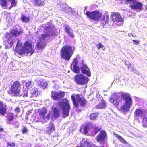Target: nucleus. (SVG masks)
Wrapping results in <instances>:
<instances>
[{
    "label": "nucleus",
    "mask_w": 147,
    "mask_h": 147,
    "mask_svg": "<svg viewBox=\"0 0 147 147\" xmlns=\"http://www.w3.org/2000/svg\"><path fill=\"white\" fill-rule=\"evenodd\" d=\"M27 96V94H26L25 95V96Z\"/></svg>",
    "instance_id": "6e6d98bb"
},
{
    "label": "nucleus",
    "mask_w": 147,
    "mask_h": 147,
    "mask_svg": "<svg viewBox=\"0 0 147 147\" xmlns=\"http://www.w3.org/2000/svg\"><path fill=\"white\" fill-rule=\"evenodd\" d=\"M75 50L74 47L69 45H64L60 51V56L61 58L67 61H69Z\"/></svg>",
    "instance_id": "f03ea898"
},
{
    "label": "nucleus",
    "mask_w": 147,
    "mask_h": 147,
    "mask_svg": "<svg viewBox=\"0 0 147 147\" xmlns=\"http://www.w3.org/2000/svg\"><path fill=\"white\" fill-rule=\"evenodd\" d=\"M34 49L32 48V43L28 41H26L24 43V46H22L21 49L19 48L14 51L15 52L20 55L29 53L32 54L34 52Z\"/></svg>",
    "instance_id": "39448f33"
},
{
    "label": "nucleus",
    "mask_w": 147,
    "mask_h": 147,
    "mask_svg": "<svg viewBox=\"0 0 147 147\" xmlns=\"http://www.w3.org/2000/svg\"><path fill=\"white\" fill-rule=\"evenodd\" d=\"M22 46V43L20 42V40H18L15 47L14 51L18 49L19 48H20Z\"/></svg>",
    "instance_id": "ea45409f"
},
{
    "label": "nucleus",
    "mask_w": 147,
    "mask_h": 147,
    "mask_svg": "<svg viewBox=\"0 0 147 147\" xmlns=\"http://www.w3.org/2000/svg\"><path fill=\"white\" fill-rule=\"evenodd\" d=\"M80 94H76L75 96L73 94L71 96V98L73 103L75 107L78 108L79 105L82 107H86L88 103V101L86 98L84 97H81Z\"/></svg>",
    "instance_id": "7ed1b4c3"
},
{
    "label": "nucleus",
    "mask_w": 147,
    "mask_h": 147,
    "mask_svg": "<svg viewBox=\"0 0 147 147\" xmlns=\"http://www.w3.org/2000/svg\"><path fill=\"white\" fill-rule=\"evenodd\" d=\"M44 30L45 31L48 32H46L45 33L42 34L41 38L43 40H45L47 37L52 35H53L54 34L53 27L50 25L45 27L44 28Z\"/></svg>",
    "instance_id": "9b49d317"
},
{
    "label": "nucleus",
    "mask_w": 147,
    "mask_h": 147,
    "mask_svg": "<svg viewBox=\"0 0 147 147\" xmlns=\"http://www.w3.org/2000/svg\"><path fill=\"white\" fill-rule=\"evenodd\" d=\"M85 14L87 17L95 20L99 21L101 18L102 13L98 10H95L92 12L87 11Z\"/></svg>",
    "instance_id": "6e6552de"
},
{
    "label": "nucleus",
    "mask_w": 147,
    "mask_h": 147,
    "mask_svg": "<svg viewBox=\"0 0 147 147\" xmlns=\"http://www.w3.org/2000/svg\"><path fill=\"white\" fill-rule=\"evenodd\" d=\"M48 86V83L47 82L41 81L39 84V86L42 89H45Z\"/></svg>",
    "instance_id": "2f4dec72"
},
{
    "label": "nucleus",
    "mask_w": 147,
    "mask_h": 147,
    "mask_svg": "<svg viewBox=\"0 0 147 147\" xmlns=\"http://www.w3.org/2000/svg\"><path fill=\"white\" fill-rule=\"evenodd\" d=\"M121 3L122 4H127L129 3L133 2L134 0H119Z\"/></svg>",
    "instance_id": "e433bc0d"
},
{
    "label": "nucleus",
    "mask_w": 147,
    "mask_h": 147,
    "mask_svg": "<svg viewBox=\"0 0 147 147\" xmlns=\"http://www.w3.org/2000/svg\"><path fill=\"white\" fill-rule=\"evenodd\" d=\"M3 128H0V132H3Z\"/></svg>",
    "instance_id": "603ef678"
},
{
    "label": "nucleus",
    "mask_w": 147,
    "mask_h": 147,
    "mask_svg": "<svg viewBox=\"0 0 147 147\" xmlns=\"http://www.w3.org/2000/svg\"><path fill=\"white\" fill-rule=\"evenodd\" d=\"M7 146L8 147H15V144L14 142H8L7 143Z\"/></svg>",
    "instance_id": "a19ab883"
},
{
    "label": "nucleus",
    "mask_w": 147,
    "mask_h": 147,
    "mask_svg": "<svg viewBox=\"0 0 147 147\" xmlns=\"http://www.w3.org/2000/svg\"><path fill=\"white\" fill-rule=\"evenodd\" d=\"M99 114V113L98 112L91 113L90 115V119L93 121L95 120L98 116Z\"/></svg>",
    "instance_id": "c756f323"
},
{
    "label": "nucleus",
    "mask_w": 147,
    "mask_h": 147,
    "mask_svg": "<svg viewBox=\"0 0 147 147\" xmlns=\"http://www.w3.org/2000/svg\"><path fill=\"white\" fill-rule=\"evenodd\" d=\"M32 91L30 94V97L32 100L34 101L37 100L38 96L39 91L38 89L35 88L32 89Z\"/></svg>",
    "instance_id": "dca6fc26"
},
{
    "label": "nucleus",
    "mask_w": 147,
    "mask_h": 147,
    "mask_svg": "<svg viewBox=\"0 0 147 147\" xmlns=\"http://www.w3.org/2000/svg\"><path fill=\"white\" fill-rule=\"evenodd\" d=\"M55 128L54 124L53 123L49 124L48 127L47 128V129L46 131V133L49 134H50L55 130Z\"/></svg>",
    "instance_id": "393cba45"
},
{
    "label": "nucleus",
    "mask_w": 147,
    "mask_h": 147,
    "mask_svg": "<svg viewBox=\"0 0 147 147\" xmlns=\"http://www.w3.org/2000/svg\"><path fill=\"white\" fill-rule=\"evenodd\" d=\"M111 16L112 18L113 22L112 23H110L109 24V25H111V24L113 25L116 21L119 22L122 21V18L118 12H112Z\"/></svg>",
    "instance_id": "ddd939ff"
},
{
    "label": "nucleus",
    "mask_w": 147,
    "mask_h": 147,
    "mask_svg": "<svg viewBox=\"0 0 147 147\" xmlns=\"http://www.w3.org/2000/svg\"><path fill=\"white\" fill-rule=\"evenodd\" d=\"M70 32H70V30L69 31H68V32H66V33H67V34H68L69 33H70Z\"/></svg>",
    "instance_id": "864d4df0"
},
{
    "label": "nucleus",
    "mask_w": 147,
    "mask_h": 147,
    "mask_svg": "<svg viewBox=\"0 0 147 147\" xmlns=\"http://www.w3.org/2000/svg\"><path fill=\"white\" fill-rule=\"evenodd\" d=\"M78 64V60L77 57H75L73 60L71 65L72 66L77 65Z\"/></svg>",
    "instance_id": "58836bf2"
},
{
    "label": "nucleus",
    "mask_w": 147,
    "mask_h": 147,
    "mask_svg": "<svg viewBox=\"0 0 147 147\" xmlns=\"http://www.w3.org/2000/svg\"><path fill=\"white\" fill-rule=\"evenodd\" d=\"M32 81L30 80H29L25 82V86L26 88L27 89H30L32 87Z\"/></svg>",
    "instance_id": "473e14b6"
},
{
    "label": "nucleus",
    "mask_w": 147,
    "mask_h": 147,
    "mask_svg": "<svg viewBox=\"0 0 147 147\" xmlns=\"http://www.w3.org/2000/svg\"><path fill=\"white\" fill-rule=\"evenodd\" d=\"M96 46L97 47V49L98 50H99L100 48H103L104 47V45L101 43H99L98 44H97Z\"/></svg>",
    "instance_id": "c03bdc74"
},
{
    "label": "nucleus",
    "mask_w": 147,
    "mask_h": 147,
    "mask_svg": "<svg viewBox=\"0 0 147 147\" xmlns=\"http://www.w3.org/2000/svg\"><path fill=\"white\" fill-rule=\"evenodd\" d=\"M74 79L77 83L81 85L86 84L88 81V78L82 74L76 75L74 76Z\"/></svg>",
    "instance_id": "1a4fd4ad"
},
{
    "label": "nucleus",
    "mask_w": 147,
    "mask_h": 147,
    "mask_svg": "<svg viewBox=\"0 0 147 147\" xmlns=\"http://www.w3.org/2000/svg\"><path fill=\"white\" fill-rule=\"evenodd\" d=\"M101 100L100 102L97 105H96L95 107L98 109H103L105 108L107 105L106 102L103 100L102 97Z\"/></svg>",
    "instance_id": "b1692460"
},
{
    "label": "nucleus",
    "mask_w": 147,
    "mask_h": 147,
    "mask_svg": "<svg viewBox=\"0 0 147 147\" xmlns=\"http://www.w3.org/2000/svg\"><path fill=\"white\" fill-rule=\"evenodd\" d=\"M132 5H129V7L132 9H138L140 11L143 9L142 4L140 2H133Z\"/></svg>",
    "instance_id": "f3484780"
},
{
    "label": "nucleus",
    "mask_w": 147,
    "mask_h": 147,
    "mask_svg": "<svg viewBox=\"0 0 147 147\" xmlns=\"http://www.w3.org/2000/svg\"><path fill=\"white\" fill-rule=\"evenodd\" d=\"M9 1L11 2V5L10 7V8H11L13 7H15L16 6L17 1L16 0H9Z\"/></svg>",
    "instance_id": "4c0bfd02"
},
{
    "label": "nucleus",
    "mask_w": 147,
    "mask_h": 147,
    "mask_svg": "<svg viewBox=\"0 0 147 147\" xmlns=\"http://www.w3.org/2000/svg\"><path fill=\"white\" fill-rule=\"evenodd\" d=\"M14 111L17 114H18L20 111V109L18 107H16L14 109Z\"/></svg>",
    "instance_id": "a18cd8bd"
},
{
    "label": "nucleus",
    "mask_w": 147,
    "mask_h": 147,
    "mask_svg": "<svg viewBox=\"0 0 147 147\" xmlns=\"http://www.w3.org/2000/svg\"><path fill=\"white\" fill-rule=\"evenodd\" d=\"M7 105L3 103L2 101H0V114L4 116L7 112Z\"/></svg>",
    "instance_id": "6ab92c4d"
},
{
    "label": "nucleus",
    "mask_w": 147,
    "mask_h": 147,
    "mask_svg": "<svg viewBox=\"0 0 147 147\" xmlns=\"http://www.w3.org/2000/svg\"><path fill=\"white\" fill-rule=\"evenodd\" d=\"M82 73L88 76H90V72L86 64H83L81 68Z\"/></svg>",
    "instance_id": "aec40b11"
},
{
    "label": "nucleus",
    "mask_w": 147,
    "mask_h": 147,
    "mask_svg": "<svg viewBox=\"0 0 147 147\" xmlns=\"http://www.w3.org/2000/svg\"><path fill=\"white\" fill-rule=\"evenodd\" d=\"M34 49L32 48V43L28 41H26L24 43V46H22L21 49L19 48L14 51L15 52L20 55L29 53L32 54L34 52Z\"/></svg>",
    "instance_id": "423d86ee"
},
{
    "label": "nucleus",
    "mask_w": 147,
    "mask_h": 147,
    "mask_svg": "<svg viewBox=\"0 0 147 147\" xmlns=\"http://www.w3.org/2000/svg\"><path fill=\"white\" fill-rule=\"evenodd\" d=\"M65 95V92L64 91H60L58 92L52 91L51 93L50 96L53 100H56L63 98Z\"/></svg>",
    "instance_id": "f8f14e48"
},
{
    "label": "nucleus",
    "mask_w": 147,
    "mask_h": 147,
    "mask_svg": "<svg viewBox=\"0 0 147 147\" xmlns=\"http://www.w3.org/2000/svg\"><path fill=\"white\" fill-rule=\"evenodd\" d=\"M128 68L129 69H132V67H131V64H129V65L128 66Z\"/></svg>",
    "instance_id": "3c124183"
},
{
    "label": "nucleus",
    "mask_w": 147,
    "mask_h": 147,
    "mask_svg": "<svg viewBox=\"0 0 147 147\" xmlns=\"http://www.w3.org/2000/svg\"><path fill=\"white\" fill-rule=\"evenodd\" d=\"M50 113H49L47 116H45V118H47V119H49L50 118Z\"/></svg>",
    "instance_id": "8fccbe9b"
},
{
    "label": "nucleus",
    "mask_w": 147,
    "mask_h": 147,
    "mask_svg": "<svg viewBox=\"0 0 147 147\" xmlns=\"http://www.w3.org/2000/svg\"><path fill=\"white\" fill-rule=\"evenodd\" d=\"M47 111V110L45 107L39 109L38 112L37 119L39 120L41 119L44 120L45 118V116Z\"/></svg>",
    "instance_id": "2eb2a0df"
},
{
    "label": "nucleus",
    "mask_w": 147,
    "mask_h": 147,
    "mask_svg": "<svg viewBox=\"0 0 147 147\" xmlns=\"http://www.w3.org/2000/svg\"><path fill=\"white\" fill-rule=\"evenodd\" d=\"M46 42L44 41H40L38 42L36 45V47L37 48L43 49L47 45Z\"/></svg>",
    "instance_id": "cd10ccee"
},
{
    "label": "nucleus",
    "mask_w": 147,
    "mask_h": 147,
    "mask_svg": "<svg viewBox=\"0 0 147 147\" xmlns=\"http://www.w3.org/2000/svg\"><path fill=\"white\" fill-rule=\"evenodd\" d=\"M28 130L26 127L25 126H23L22 129L21 130V132L23 134H24L28 132Z\"/></svg>",
    "instance_id": "37998d69"
},
{
    "label": "nucleus",
    "mask_w": 147,
    "mask_h": 147,
    "mask_svg": "<svg viewBox=\"0 0 147 147\" xmlns=\"http://www.w3.org/2000/svg\"><path fill=\"white\" fill-rule=\"evenodd\" d=\"M109 16L108 15H103L101 20V24L102 25L103 27L109 24L108 20Z\"/></svg>",
    "instance_id": "412c9836"
},
{
    "label": "nucleus",
    "mask_w": 147,
    "mask_h": 147,
    "mask_svg": "<svg viewBox=\"0 0 147 147\" xmlns=\"http://www.w3.org/2000/svg\"><path fill=\"white\" fill-rule=\"evenodd\" d=\"M101 128L99 127L94 126L90 130L91 135L93 136L96 134L99 131H101Z\"/></svg>",
    "instance_id": "4be33fe9"
},
{
    "label": "nucleus",
    "mask_w": 147,
    "mask_h": 147,
    "mask_svg": "<svg viewBox=\"0 0 147 147\" xmlns=\"http://www.w3.org/2000/svg\"><path fill=\"white\" fill-rule=\"evenodd\" d=\"M119 94V93L113 94L109 98L110 102L114 106L117 107L119 105V102H122V99L120 98H122L125 102L121 107V109L123 112H127L132 104V99L129 93L122 92L121 95H118Z\"/></svg>",
    "instance_id": "f257e3e1"
},
{
    "label": "nucleus",
    "mask_w": 147,
    "mask_h": 147,
    "mask_svg": "<svg viewBox=\"0 0 147 147\" xmlns=\"http://www.w3.org/2000/svg\"><path fill=\"white\" fill-rule=\"evenodd\" d=\"M23 30L21 29L19 26H16L13 28L11 31V33L14 36H19L22 33Z\"/></svg>",
    "instance_id": "4468645a"
},
{
    "label": "nucleus",
    "mask_w": 147,
    "mask_h": 147,
    "mask_svg": "<svg viewBox=\"0 0 147 147\" xmlns=\"http://www.w3.org/2000/svg\"><path fill=\"white\" fill-rule=\"evenodd\" d=\"M20 19L23 22L25 23L29 22L30 19L29 17H26L24 14L21 15Z\"/></svg>",
    "instance_id": "7c9ffc66"
},
{
    "label": "nucleus",
    "mask_w": 147,
    "mask_h": 147,
    "mask_svg": "<svg viewBox=\"0 0 147 147\" xmlns=\"http://www.w3.org/2000/svg\"><path fill=\"white\" fill-rule=\"evenodd\" d=\"M17 116H18L17 115H16V117H17Z\"/></svg>",
    "instance_id": "4d7b16f0"
},
{
    "label": "nucleus",
    "mask_w": 147,
    "mask_h": 147,
    "mask_svg": "<svg viewBox=\"0 0 147 147\" xmlns=\"http://www.w3.org/2000/svg\"><path fill=\"white\" fill-rule=\"evenodd\" d=\"M91 145V143L88 141L86 140L83 142H80V145H78L76 147H88Z\"/></svg>",
    "instance_id": "a878e982"
},
{
    "label": "nucleus",
    "mask_w": 147,
    "mask_h": 147,
    "mask_svg": "<svg viewBox=\"0 0 147 147\" xmlns=\"http://www.w3.org/2000/svg\"><path fill=\"white\" fill-rule=\"evenodd\" d=\"M68 34L70 37L71 38H72L74 37V35L73 34V33L71 32L69 33Z\"/></svg>",
    "instance_id": "09e8293b"
},
{
    "label": "nucleus",
    "mask_w": 147,
    "mask_h": 147,
    "mask_svg": "<svg viewBox=\"0 0 147 147\" xmlns=\"http://www.w3.org/2000/svg\"><path fill=\"white\" fill-rule=\"evenodd\" d=\"M7 46L9 47H11L14 43V41L12 39L9 40H7Z\"/></svg>",
    "instance_id": "f704fd0d"
},
{
    "label": "nucleus",
    "mask_w": 147,
    "mask_h": 147,
    "mask_svg": "<svg viewBox=\"0 0 147 147\" xmlns=\"http://www.w3.org/2000/svg\"><path fill=\"white\" fill-rule=\"evenodd\" d=\"M73 71L76 73H78L80 72V69L77 65L72 66Z\"/></svg>",
    "instance_id": "c9c22d12"
},
{
    "label": "nucleus",
    "mask_w": 147,
    "mask_h": 147,
    "mask_svg": "<svg viewBox=\"0 0 147 147\" xmlns=\"http://www.w3.org/2000/svg\"><path fill=\"white\" fill-rule=\"evenodd\" d=\"M7 120L8 121L10 124H11V122L13 121L14 119V117L13 116V113H8L6 116Z\"/></svg>",
    "instance_id": "bb28decb"
},
{
    "label": "nucleus",
    "mask_w": 147,
    "mask_h": 147,
    "mask_svg": "<svg viewBox=\"0 0 147 147\" xmlns=\"http://www.w3.org/2000/svg\"><path fill=\"white\" fill-rule=\"evenodd\" d=\"M93 126L92 125L90 122L87 123L84 126L83 128L84 134H88L89 130Z\"/></svg>",
    "instance_id": "5701e85b"
},
{
    "label": "nucleus",
    "mask_w": 147,
    "mask_h": 147,
    "mask_svg": "<svg viewBox=\"0 0 147 147\" xmlns=\"http://www.w3.org/2000/svg\"><path fill=\"white\" fill-rule=\"evenodd\" d=\"M58 105L61 107L62 110L63 117L65 118L68 116L71 109V107L67 99H63L61 101L58 102Z\"/></svg>",
    "instance_id": "0eeeda50"
},
{
    "label": "nucleus",
    "mask_w": 147,
    "mask_h": 147,
    "mask_svg": "<svg viewBox=\"0 0 147 147\" xmlns=\"http://www.w3.org/2000/svg\"><path fill=\"white\" fill-rule=\"evenodd\" d=\"M32 5L36 7H40L44 5V1L42 0H30Z\"/></svg>",
    "instance_id": "a211bd4d"
},
{
    "label": "nucleus",
    "mask_w": 147,
    "mask_h": 147,
    "mask_svg": "<svg viewBox=\"0 0 147 147\" xmlns=\"http://www.w3.org/2000/svg\"><path fill=\"white\" fill-rule=\"evenodd\" d=\"M133 43L135 44V45H137L139 43V41L137 40H133Z\"/></svg>",
    "instance_id": "de8ad7c7"
},
{
    "label": "nucleus",
    "mask_w": 147,
    "mask_h": 147,
    "mask_svg": "<svg viewBox=\"0 0 147 147\" xmlns=\"http://www.w3.org/2000/svg\"><path fill=\"white\" fill-rule=\"evenodd\" d=\"M65 29L66 31V32H67L70 30V28H69V26H66L65 27Z\"/></svg>",
    "instance_id": "49530a36"
},
{
    "label": "nucleus",
    "mask_w": 147,
    "mask_h": 147,
    "mask_svg": "<svg viewBox=\"0 0 147 147\" xmlns=\"http://www.w3.org/2000/svg\"><path fill=\"white\" fill-rule=\"evenodd\" d=\"M107 138L106 132L104 130L100 131L97 136L96 139L97 141L100 143H104Z\"/></svg>",
    "instance_id": "9d476101"
},
{
    "label": "nucleus",
    "mask_w": 147,
    "mask_h": 147,
    "mask_svg": "<svg viewBox=\"0 0 147 147\" xmlns=\"http://www.w3.org/2000/svg\"><path fill=\"white\" fill-rule=\"evenodd\" d=\"M5 37L7 39V40H9L11 39H12V36L10 33H6Z\"/></svg>",
    "instance_id": "79ce46f5"
},
{
    "label": "nucleus",
    "mask_w": 147,
    "mask_h": 147,
    "mask_svg": "<svg viewBox=\"0 0 147 147\" xmlns=\"http://www.w3.org/2000/svg\"><path fill=\"white\" fill-rule=\"evenodd\" d=\"M22 85L20 82L15 81L11 85L7 91L8 93L13 96L20 95Z\"/></svg>",
    "instance_id": "20e7f679"
},
{
    "label": "nucleus",
    "mask_w": 147,
    "mask_h": 147,
    "mask_svg": "<svg viewBox=\"0 0 147 147\" xmlns=\"http://www.w3.org/2000/svg\"><path fill=\"white\" fill-rule=\"evenodd\" d=\"M1 134H0V139H1Z\"/></svg>",
    "instance_id": "5fc2aeb1"
},
{
    "label": "nucleus",
    "mask_w": 147,
    "mask_h": 147,
    "mask_svg": "<svg viewBox=\"0 0 147 147\" xmlns=\"http://www.w3.org/2000/svg\"><path fill=\"white\" fill-rule=\"evenodd\" d=\"M113 134L115 137H116L118 138V139L121 142L125 144H128V142L121 136L119 135L116 133H114Z\"/></svg>",
    "instance_id": "c85d7f7f"
},
{
    "label": "nucleus",
    "mask_w": 147,
    "mask_h": 147,
    "mask_svg": "<svg viewBox=\"0 0 147 147\" xmlns=\"http://www.w3.org/2000/svg\"><path fill=\"white\" fill-rule=\"evenodd\" d=\"M53 115L56 117H58L60 115L59 111L57 108H54L53 109Z\"/></svg>",
    "instance_id": "72a5a7b5"
}]
</instances>
